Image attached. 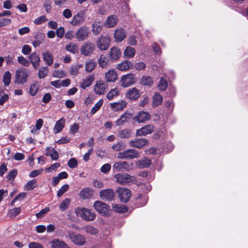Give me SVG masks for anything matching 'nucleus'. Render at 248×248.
<instances>
[{"mask_svg":"<svg viewBox=\"0 0 248 248\" xmlns=\"http://www.w3.org/2000/svg\"><path fill=\"white\" fill-rule=\"evenodd\" d=\"M75 213L78 217H81L87 221H91L94 220L96 216L91 209L84 207H78L75 209Z\"/></svg>","mask_w":248,"mask_h":248,"instance_id":"obj_1","label":"nucleus"},{"mask_svg":"<svg viewBox=\"0 0 248 248\" xmlns=\"http://www.w3.org/2000/svg\"><path fill=\"white\" fill-rule=\"evenodd\" d=\"M30 72L24 68H19L16 72L15 83L17 84H24L27 82Z\"/></svg>","mask_w":248,"mask_h":248,"instance_id":"obj_2","label":"nucleus"},{"mask_svg":"<svg viewBox=\"0 0 248 248\" xmlns=\"http://www.w3.org/2000/svg\"><path fill=\"white\" fill-rule=\"evenodd\" d=\"M115 182L120 185H126L129 183H134L136 178L125 173H119L114 176Z\"/></svg>","mask_w":248,"mask_h":248,"instance_id":"obj_3","label":"nucleus"},{"mask_svg":"<svg viewBox=\"0 0 248 248\" xmlns=\"http://www.w3.org/2000/svg\"><path fill=\"white\" fill-rule=\"evenodd\" d=\"M140 156V154L139 151L134 149H131L119 153L117 157L121 159H133L139 158Z\"/></svg>","mask_w":248,"mask_h":248,"instance_id":"obj_4","label":"nucleus"},{"mask_svg":"<svg viewBox=\"0 0 248 248\" xmlns=\"http://www.w3.org/2000/svg\"><path fill=\"white\" fill-rule=\"evenodd\" d=\"M137 81V79L134 74L130 73L124 75L122 77L120 80L121 85L124 87H128L134 84Z\"/></svg>","mask_w":248,"mask_h":248,"instance_id":"obj_5","label":"nucleus"},{"mask_svg":"<svg viewBox=\"0 0 248 248\" xmlns=\"http://www.w3.org/2000/svg\"><path fill=\"white\" fill-rule=\"evenodd\" d=\"M116 193L120 201L123 202H127L131 196L130 191L124 187H119L116 190Z\"/></svg>","mask_w":248,"mask_h":248,"instance_id":"obj_6","label":"nucleus"},{"mask_svg":"<svg viewBox=\"0 0 248 248\" xmlns=\"http://www.w3.org/2000/svg\"><path fill=\"white\" fill-rule=\"evenodd\" d=\"M89 34L88 28L87 27L83 26L79 28L76 31L75 37L78 41H83L88 38Z\"/></svg>","mask_w":248,"mask_h":248,"instance_id":"obj_7","label":"nucleus"},{"mask_svg":"<svg viewBox=\"0 0 248 248\" xmlns=\"http://www.w3.org/2000/svg\"><path fill=\"white\" fill-rule=\"evenodd\" d=\"M93 206L97 212L102 215H106L109 210V206L101 201H95Z\"/></svg>","mask_w":248,"mask_h":248,"instance_id":"obj_8","label":"nucleus"},{"mask_svg":"<svg viewBox=\"0 0 248 248\" xmlns=\"http://www.w3.org/2000/svg\"><path fill=\"white\" fill-rule=\"evenodd\" d=\"M69 237L71 241L77 246H83L86 242V238L80 234L70 233Z\"/></svg>","mask_w":248,"mask_h":248,"instance_id":"obj_9","label":"nucleus"},{"mask_svg":"<svg viewBox=\"0 0 248 248\" xmlns=\"http://www.w3.org/2000/svg\"><path fill=\"white\" fill-rule=\"evenodd\" d=\"M84 20L85 13L83 11H80L73 16L70 23L73 26H77L82 24Z\"/></svg>","mask_w":248,"mask_h":248,"instance_id":"obj_10","label":"nucleus"},{"mask_svg":"<svg viewBox=\"0 0 248 248\" xmlns=\"http://www.w3.org/2000/svg\"><path fill=\"white\" fill-rule=\"evenodd\" d=\"M154 131V126L153 124H147L137 130L136 135L137 136H145L152 133Z\"/></svg>","mask_w":248,"mask_h":248,"instance_id":"obj_11","label":"nucleus"},{"mask_svg":"<svg viewBox=\"0 0 248 248\" xmlns=\"http://www.w3.org/2000/svg\"><path fill=\"white\" fill-rule=\"evenodd\" d=\"M108 84L103 80L97 81L94 87V93L98 95L103 94L106 91Z\"/></svg>","mask_w":248,"mask_h":248,"instance_id":"obj_12","label":"nucleus"},{"mask_svg":"<svg viewBox=\"0 0 248 248\" xmlns=\"http://www.w3.org/2000/svg\"><path fill=\"white\" fill-rule=\"evenodd\" d=\"M109 37L101 36L97 40L96 45L100 50H106L109 46Z\"/></svg>","mask_w":248,"mask_h":248,"instance_id":"obj_13","label":"nucleus"},{"mask_svg":"<svg viewBox=\"0 0 248 248\" xmlns=\"http://www.w3.org/2000/svg\"><path fill=\"white\" fill-rule=\"evenodd\" d=\"M99 195L102 200L108 201H112L115 196L114 191L109 188L101 190Z\"/></svg>","mask_w":248,"mask_h":248,"instance_id":"obj_14","label":"nucleus"},{"mask_svg":"<svg viewBox=\"0 0 248 248\" xmlns=\"http://www.w3.org/2000/svg\"><path fill=\"white\" fill-rule=\"evenodd\" d=\"M148 143V141L145 139H137L130 140L129 144L131 147L141 149Z\"/></svg>","mask_w":248,"mask_h":248,"instance_id":"obj_15","label":"nucleus"},{"mask_svg":"<svg viewBox=\"0 0 248 248\" xmlns=\"http://www.w3.org/2000/svg\"><path fill=\"white\" fill-rule=\"evenodd\" d=\"M150 119V114L144 111H139L138 114L133 118L139 123H144Z\"/></svg>","mask_w":248,"mask_h":248,"instance_id":"obj_16","label":"nucleus"},{"mask_svg":"<svg viewBox=\"0 0 248 248\" xmlns=\"http://www.w3.org/2000/svg\"><path fill=\"white\" fill-rule=\"evenodd\" d=\"M126 37V32L122 28H118L114 32V38L116 43H120Z\"/></svg>","mask_w":248,"mask_h":248,"instance_id":"obj_17","label":"nucleus"},{"mask_svg":"<svg viewBox=\"0 0 248 248\" xmlns=\"http://www.w3.org/2000/svg\"><path fill=\"white\" fill-rule=\"evenodd\" d=\"M113 170L115 171H121L123 170H129V166L127 162L119 161L115 162L113 165Z\"/></svg>","mask_w":248,"mask_h":248,"instance_id":"obj_18","label":"nucleus"},{"mask_svg":"<svg viewBox=\"0 0 248 248\" xmlns=\"http://www.w3.org/2000/svg\"><path fill=\"white\" fill-rule=\"evenodd\" d=\"M105 80L107 82H114L117 79V74L114 69H110L105 74Z\"/></svg>","mask_w":248,"mask_h":248,"instance_id":"obj_19","label":"nucleus"},{"mask_svg":"<svg viewBox=\"0 0 248 248\" xmlns=\"http://www.w3.org/2000/svg\"><path fill=\"white\" fill-rule=\"evenodd\" d=\"M126 97L129 100H135L140 97L139 91L133 87L128 90L125 94Z\"/></svg>","mask_w":248,"mask_h":248,"instance_id":"obj_20","label":"nucleus"},{"mask_svg":"<svg viewBox=\"0 0 248 248\" xmlns=\"http://www.w3.org/2000/svg\"><path fill=\"white\" fill-rule=\"evenodd\" d=\"M94 50V46L91 43H85L81 47V53L85 56L90 55Z\"/></svg>","mask_w":248,"mask_h":248,"instance_id":"obj_21","label":"nucleus"},{"mask_svg":"<svg viewBox=\"0 0 248 248\" xmlns=\"http://www.w3.org/2000/svg\"><path fill=\"white\" fill-rule=\"evenodd\" d=\"M126 103L125 101L121 100L117 102L111 103L109 105L111 108L115 111L122 110L126 106Z\"/></svg>","mask_w":248,"mask_h":248,"instance_id":"obj_22","label":"nucleus"},{"mask_svg":"<svg viewBox=\"0 0 248 248\" xmlns=\"http://www.w3.org/2000/svg\"><path fill=\"white\" fill-rule=\"evenodd\" d=\"M118 18L116 16L110 15L108 16L104 23L106 28H112L115 26L118 22Z\"/></svg>","mask_w":248,"mask_h":248,"instance_id":"obj_23","label":"nucleus"},{"mask_svg":"<svg viewBox=\"0 0 248 248\" xmlns=\"http://www.w3.org/2000/svg\"><path fill=\"white\" fill-rule=\"evenodd\" d=\"M29 60L32 64L34 69H37L40 65V59L39 55L33 52L31 53L29 57Z\"/></svg>","mask_w":248,"mask_h":248,"instance_id":"obj_24","label":"nucleus"},{"mask_svg":"<svg viewBox=\"0 0 248 248\" xmlns=\"http://www.w3.org/2000/svg\"><path fill=\"white\" fill-rule=\"evenodd\" d=\"M132 116V114L128 112H124L120 118L116 121V124L117 126L123 125L124 123L130 120Z\"/></svg>","mask_w":248,"mask_h":248,"instance_id":"obj_25","label":"nucleus"},{"mask_svg":"<svg viewBox=\"0 0 248 248\" xmlns=\"http://www.w3.org/2000/svg\"><path fill=\"white\" fill-rule=\"evenodd\" d=\"M132 66V63L126 60L119 63L117 65L116 68L120 71H126L131 69Z\"/></svg>","mask_w":248,"mask_h":248,"instance_id":"obj_26","label":"nucleus"},{"mask_svg":"<svg viewBox=\"0 0 248 248\" xmlns=\"http://www.w3.org/2000/svg\"><path fill=\"white\" fill-rule=\"evenodd\" d=\"M109 55L111 60L117 61L120 58L121 52L118 48L113 47L109 51Z\"/></svg>","mask_w":248,"mask_h":248,"instance_id":"obj_27","label":"nucleus"},{"mask_svg":"<svg viewBox=\"0 0 248 248\" xmlns=\"http://www.w3.org/2000/svg\"><path fill=\"white\" fill-rule=\"evenodd\" d=\"M65 123V120L63 118H62L57 121L53 128L54 133L57 134L61 132L64 126Z\"/></svg>","mask_w":248,"mask_h":248,"instance_id":"obj_28","label":"nucleus"},{"mask_svg":"<svg viewBox=\"0 0 248 248\" xmlns=\"http://www.w3.org/2000/svg\"><path fill=\"white\" fill-rule=\"evenodd\" d=\"M52 248H69V246L63 241L55 239L50 242Z\"/></svg>","mask_w":248,"mask_h":248,"instance_id":"obj_29","label":"nucleus"},{"mask_svg":"<svg viewBox=\"0 0 248 248\" xmlns=\"http://www.w3.org/2000/svg\"><path fill=\"white\" fill-rule=\"evenodd\" d=\"M148 200V198L146 194H140L136 199V202L139 206H142L147 203Z\"/></svg>","mask_w":248,"mask_h":248,"instance_id":"obj_30","label":"nucleus"},{"mask_svg":"<svg viewBox=\"0 0 248 248\" xmlns=\"http://www.w3.org/2000/svg\"><path fill=\"white\" fill-rule=\"evenodd\" d=\"M96 62L93 60H89L86 62L85 71L88 73L92 72L96 66Z\"/></svg>","mask_w":248,"mask_h":248,"instance_id":"obj_31","label":"nucleus"},{"mask_svg":"<svg viewBox=\"0 0 248 248\" xmlns=\"http://www.w3.org/2000/svg\"><path fill=\"white\" fill-rule=\"evenodd\" d=\"M93 80L94 77L92 75H89L83 80L80 86L82 89H85L86 88L89 87Z\"/></svg>","mask_w":248,"mask_h":248,"instance_id":"obj_32","label":"nucleus"},{"mask_svg":"<svg viewBox=\"0 0 248 248\" xmlns=\"http://www.w3.org/2000/svg\"><path fill=\"white\" fill-rule=\"evenodd\" d=\"M163 101L162 96L158 93H155L153 96L152 106L154 108H155L161 104Z\"/></svg>","mask_w":248,"mask_h":248,"instance_id":"obj_33","label":"nucleus"},{"mask_svg":"<svg viewBox=\"0 0 248 248\" xmlns=\"http://www.w3.org/2000/svg\"><path fill=\"white\" fill-rule=\"evenodd\" d=\"M46 155L50 156L53 160H57L59 157L58 152L54 148L48 147L46 150Z\"/></svg>","mask_w":248,"mask_h":248,"instance_id":"obj_34","label":"nucleus"},{"mask_svg":"<svg viewBox=\"0 0 248 248\" xmlns=\"http://www.w3.org/2000/svg\"><path fill=\"white\" fill-rule=\"evenodd\" d=\"M112 208L114 212L120 213H125L128 210L126 206L121 204H113Z\"/></svg>","mask_w":248,"mask_h":248,"instance_id":"obj_35","label":"nucleus"},{"mask_svg":"<svg viewBox=\"0 0 248 248\" xmlns=\"http://www.w3.org/2000/svg\"><path fill=\"white\" fill-rule=\"evenodd\" d=\"M43 60L48 65H51L53 62V58L52 54L48 51H46L44 52L43 54Z\"/></svg>","mask_w":248,"mask_h":248,"instance_id":"obj_36","label":"nucleus"},{"mask_svg":"<svg viewBox=\"0 0 248 248\" xmlns=\"http://www.w3.org/2000/svg\"><path fill=\"white\" fill-rule=\"evenodd\" d=\"M93 194V190L89 188H85L80 192V196L83 199H86L91 197Z\"/></svg>","mask_w":248,"mask_h":248,"instance_id":"obj_37","label":"nucleus"},{"mask_svg":"<svg viewBox=\"0 0 248 248\" xmlns=\"http://www.w3.org/2000/svg\"><path fill=\"white\" fill-rule=\"evenodd\" d=\"M120 93V90L118 88H114L110 90L106 95L108 100H111L117 97Z\"/></svg>","mask_w":248,"mask_h":248,"instance_id":"obj_38","label":"nucleus"},{"mask_svg":"<svg viewBox=\"0 0 248 248\" xmlns=\"http://www.w3.org/2000/svg\"><path fill=\"white\" fill-rule=\"evenodd\" d=\"M38 186L37 181L36 179H32L29 181L24 186V190L29 191L33 189Z\"/></svg>","mask_w":248,"mask_h":248,"instance_id":"obj_39","label":"nucleus"},{"mask_svg":"<svg viewBox=\"0 0 248 248\" xmlns=\"http://www.w3.org/2000/svg\"><path fill=\"white\" fill-rule=\"evenodd\" d=\"M136 53V50L135 48L127 46L124 51V56L127 58H131L134 57Z\"/></svg>","mask_w":248,"mask_h":248,"instance_id":"obj_40","label":"nucleus"},{"mask_svg":"<svg viewBox=\"0 0 248 248\" xmlns=\"http://www.w3.org/2000/svg\"><path fill=\"white\" fill-rule=\"evenodd\" d=\"M98 64L102 68H106L108 65V60L107 57L101 55L98 60Z\"/></svg>","mask_w":248,"mask_h":248,"instance_id":"obj_41","label":"nucleus"},{"mask_svg":"<svg viewBox=\"0 0 248 248\" xmlns=\"http://www.w3.org/2000/svg\"><path fill=\"white\" fill-rule=\"evenodd\" d=\"M151 164V161L148 158H144L143 160L138 161L136 165L140 168H145L148 167Z\"/></svg>","mask_w":248,"mask_h":248,"instance_id":"obj_42","label":"nucleus"},{"mask_svg":"<svg viewBox=\"0 0 248 248\" xmlns=\"http://www.w3.org/2000/svg\"><path fill=\"white\" fill-rule=\"evenodd\" d=\"M131 134V131L129 129H123L118 132V136L121 139L129 138Z\"/></svg>","mask_w":248,"mask_h":248,"instance_id":"obj_43","label":"nucleus"},{"mask_svg":"<svg viewBox=\"0 0 248 248\" xmlns=\"http://www.w3.org/2000/svg\"><path fill=\"white\" fill-rule=\"evenodd\" d=\"M153 83V80L149 76H143L140 79V84L144 86H151Z\"/></svg>","mask_w":248,"mask_h":248,"instance_id":"obj_44","label":"nucleus"},{"mask_svg":"<svg viewBox=\"0 0 248 248\" xmlns=\"http://www.w3.org/2000/svg\"><path fill=\"white\" fill-rule=\"evenodd\" d=\"M71 202V200L69 198H66L63 200L60 205V209L62 211H64L67 209Z\"/></svg>","mask_w":248,"mask_h":248,"instance_id":"obj_45","label":"nucleus"},{"mask_svg":"<svg viewBox=\"0 0 248 248\" xmlns=\"http://www.w3.org/2000/svg\"><path fill=\"white\" fill-rule=\"evenodd\" d=\"M102 30V24L100 22H95L93 24V33L94 35H97Z\"/></svg>","mask_w":248,"mask_h":248,"instance_id":"obj_46","label":"nucleus"},{"mask_svg":"<svg viewBox=\"0 0 248 248\" xmlns=\"http://www.w3.org/2000/svg\"><path fill=\"white\" fill-rule=\"evenodd\" d=\"M86 232L92 235H95L98 232V229L91 225H88L83 227Z\"/></svg>","mask_w":248,"mask_h":248,"instance_id":"obj_47","label":"nucleus"},{"mask_svg":"<svg viewBox=\"0 0 248 248\" xmlns=\"http://www.w3.org/2000/svg\"><path fill=\"white\" fill-rule=\"evenodd\" d=\"M48 73V69L46 67H41L38 71V77L39 78H43L46 76Z\"/></svg>","mask_w":248,"mask_h":248,"instance_id":"obj_48","label":"nucleus"},{"mask_svg":"<svg viewBox=\"0 0 248 248\" xmlns=\"http://www.w3.org/2000/svg\"><path fill=\"white\" fill-rule=\"evenodd\" d=\"M114 151H119L125 148V145L122 141H119L114 144L112 146Z\"/></svg>","mask_w":248,"mask_h":248,"instance_id":"obj_49","label":"nucleus"},{"mask_svg":"<svg viewBox=\"0 0 248 248\" xmlns=\"http://www.w3.org/2000/svg\"><path fill=\"white\" fill-rule=\"evenodd\" d=\"M11 74L9 71H6L4 73L3 76V82L5 86H8L11 81Z\"/></svg>","mask_w":248,"mask_h":248,"instance_id":"obj_50","label":"nucleus"},{"mask_svg":"<svg viewBox=\"0 0 248 248\" xmlns=\"http://www.w3.org/2000/svg\"><path fill=\"white\" fill-rule=\"evenodd\" d=\"M65 48L68 51L73 54H75L78 51V46L73 43L66 45Z\"/></svg>","mask_w":248,"mask_h":248,"instance_id":"obj_51","label":"nucleus"},{"mask_svg":"<svg viewBox=\"0 0 248 248\" xmlns=\"http://www.w3.org/2000/svg\"><path fill=\"white\" fill-rule=\"evenodd\" d=\"M103 103V100L100 99L92 108L91 110V114H94L95 113L101 108Z\"/></svg>","mask_w":248,"mask_h":248,"instance_id":"obj_52","label":"nucleus"},{"mask_svg":"<svg viewBox=\"0 0 248 248\" xmlns=\"http://www.w3.org/2000/svg\"><path fill=\"white\" fill-rule=\"evenodd\" d=\"M39 89V84L35 82L31 85L30 93L31 96L35 95Z\"/></svg>","mask_w":248,"mask_h":248,"instance_id":"obj_53","label":"nucleus"},{"mask_svg":"<svg viewBox=\"0 0 248 248\" xmlns=\"http://www.w3.org/2000/svg\"><path fill=\"white\" fill-rule=\"evenodd\" d=\"M158 87L160 91H165L168 87V82L167 80L162 78L160 80Z\"/></svg>","mask_w":248,"mask_h":248,"instance_id":"obj_54","label":"nucleus"},{"mask_svg":"<svg viewBox=\"0 0 248 248\" xmlns=\"http://www.w3.org/2000/svg\"><path fill=\"white\" fill-rule=\"evenodd\" d=\"M69 186L67 184L63 185L61 188L58 191L57 196L58 197H61L65 192L68 191Z\"/></svg>","mask_w":248,"mask_h":248,"instance_id":"obj_55","label":"nucleus"},{"mask_svg":"<svg viewBox=\"0 0 248 248\" xmlns=\"http://www.w3.org/2000/svg\"><path fill=\"white\" fill-rule=\"evenodd\" d=\"M66 75L64 73V72L62 70H55L53 73V77L56 78H62L66 77Z\"/></svg>","mask_w":248,"mask_h":248,"instance_id":"obj_56","label":"nucleus"},{"mask_svg":"<svg viewBox=\"0 0 248 248\" xmlns=\"http://www.w3.org/2000/svg\"><path fill=\"white\" fill-rule=\"evenodd\" d=\"M21 211L19 207H16L12 209L9 212V214L11 217H14L17 216Z\"/></svg>","mask_w":248,"mask_h":248,"instance_id":"obj_57","label":"nucleus"},{"mask_svg":"<svg viewBox=\"0 0 248 248\" xmlns=\"http://www.w3.org/2000/svg\"><path fill=\"white\" fill-rule=\"evenodd\" d=\"M17 61L24 66H28L30 64V61L22 56L17 57Z\"/></svg>","mask_w":248,"mask_h":248,"instance_id":"obj_58","label":"nucleus"},{"mask_svg":"<svg viewBox=\"0 0 248 248\" xmlns=\"http://www.w3.org/2000/svg\"><path fill=\"white\" fill-rule=\"evenodd\" d=\"M79 126L78 124L74 123L70 127V133L74 135L78 131Z\"/></svg>","mask_w":248,"mask_h":248,"instance_id":"obj_59","label":"nucleus"},{"mask_svg":"<svg viewBox=\"0 0 248 248\" xmlns=\"http://www.w3.org/2000/svg\"><path fill=\"white\" fill-rule=\"evenodd\" d=\"M9 95L6 93H4V91H3L1 95H0V105H3L4 103L9 99Z\"/></svg>","mask_w":248,"mask_h":248,"instance_id":"obj_60","label":"nucleus"},{"mask_svg":"<svg viewBox=\"0 0 248 248\" xmlns=\"http://www.w3.org/2000/svg\"><path fill=\"white\" fill-rule=\"evenodd\" d=\"M47 21V18L46 16H42L40 17L36 18L34 21L33 23L36 25H40Z\"/></svg>","mask_w":248,"mask_h":248,"instance_id":"obj_61","label":"nucleus"},{"mask_svg":"<svg viewBox=\"0 0 248 248\" xmlns=\"http://www.w3.org/2000/svg\"><path fill=\"white\" fill-rule=\"evenodd\" d=\"M43 171V169H40L36 170H32L29 174V177L30 178H33L40 174Z\"/></svg>","mask_w":248,"mask_h":248,"instance_id":"obj_62","label":"nucleus"},{"mask_svg":"<svg viewBox=\"0 0 248 248\" xmlns=\"http://www.w3.org/2000/svg\"><path fill=\"white\" fill-rule=\"evenodd\" d=\"M77 165L78 161L77 159L74 158H71L68 162V166L70 168H75Z\"/></svg>","mask_w":248,"mask_h":248,"instance_id":"obj_63","label":"nucleus"},{"mask_svg":"<svg viewBox=\"0 0 248 248\" xmlns=\"http://www.w3.org/2000/svg\"><path fill=\"white\" fill-rule=\"evenodd\" d=\"M31 47L28 45H25L22 46V53L24 55H28L31 53Z\"/></svg>","mask_w":248,"mask_h":248,"instance_id":"obj_64","label":"nucleus"}]
</instances>
